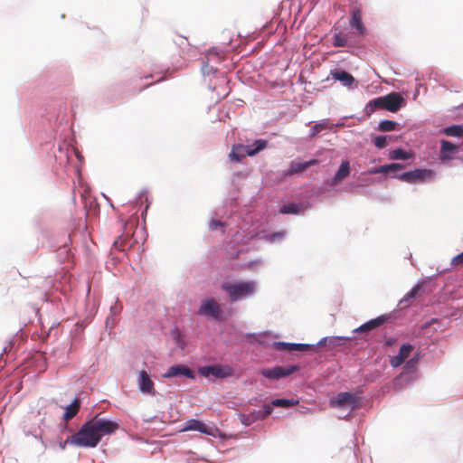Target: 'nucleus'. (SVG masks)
Listing matches in <instances>:
<instances>
[{
	"mask_svg": "<svg viewBox=\"0 0 463 463\" xmlns=\"http://www.w3.org/2000/svg\"><path fill=\"white\" fill-rule=\"evenodd\" d=\"M118 429L119 424L116 421L94 417L86 421L76 433L68 437L65 443L80 448H95L104 436Z\"/></svg>",
	"mask_w": 463,
	"mask_h": 463,
	"instance_id": "1",
	"label": "nucleus"
},
{
	"mask_svg": "<svg viewBox=\"0 0 463 463\" xmlns=\"http://www.w3.org/2000/svg\"><path fill=\"white\" fill-rule=\"evenodd\" d=\"M404 104V99L398 92H391L385 96L373 99L366 105V113L372 114L377 109H384L391 112H397Z\"/></svg>",
	"mask_w": 463,
	"mask_h": 463,
	"instance_id": "2",
	"label": "nucleus"
},
{
	"mask_svg": "<svg viewBox=\"0 0 463 463\" xmlns=\"http://www.w3.org/2000/svg\"><path fill=\"white\" fill-rule=\"evenodd\" d=\"M222 288L226 291L232 301H237L241 298L254 293L255 283L252 281H241L237 283H223Z\"/></svg>",
	"mask_w": 463,
	"mask_h": 463,
	"instance_id": "3",
	"label": "nucleus"
},
{
	"mask_svg": "<svg viewBox=\"0 0 463 463\" xmlns=\"http://www.w3.org/2000/svg\"><path fill=\"white\" fill-rule=\"evenodd\" d=\"M256 148H251V146L234 145L229 154V157L232 161L240 162L246 156H253L268 146V141L264 139H258L256 140Z\"/></svg>",
	"mask_w": 463,
	"mask_h": 463,
	"instance_id": "4",
	"label": "nucleus"
},
{
	"mask_svg": "<svg viewBox=\"0 0 463 463\" xmlns=\"http://www.w3.org/2000/svg\"><path fill=\"white\" fill-rule=\"evenodd\" d=\"M393 177H397L398 179L407 183H415L433 178L434 172L431 169H414L399 175H393Z\"/></svg>",
	"mask_w": 463,
	"mask_h": 463,
	"instance_id": "5",
	"label": "nucleus"
},
{
	"mask_svg": "<svg viewBox=\"0 0 463 463\" xmlns=\"http://www.w3.org/2000/svg\"><path fill=\"white\" fill-rule=\"evenodd\" d=\"M330 406L333 408H350L354 410L358 406V398L352 392H339L330 401Z\"/></svg>",
	"mask_w": 463,
	"mask_h": 463,
	"instance_id": "6",
	"label": "nucleus"
},
{
	"mask_svg": "<svg viewBox=\"0 0 463 463\" xmlns=\"http://www.w3.org/2000/svg\"><path fill=\"white\" fill-rule=\"evenodd\" d=\"M298 366L290 365L288 367L275 366L261 370V374L269 379L278 380L282 377L288 376L298 370Z\"/></svg>",
	"mask_w": 463,
	"mask_h": 463,
	"instance_id": "7",
	"label": "nucleus"
},
{
	"mask_svg": "<svg viewBox=\"0 0 463 463\" xmlns=\"http://www.w3.org/2000/svg\"><path fill=\"white\" fill-rule=\"evenodd\" d=\"M198 314L219 319L221 317L220 305L213 298H205L201 303Z\"/></svg>",
	"mask_w": 463,
	"mask_h": 463,
	"instance_id": "8",
	"label": "nucleus"
},
{
	"mask_svg": "<svg viewBox=\"0 0 463 463\" xmlns=\"http://www.w3.org/2000/svg\"><path fill=\"white\" fill-rule=\"evenodd\" d=\"M188 430H196L203 434L214 436V431L216 430V429L213 427H209L203 422H201L197 420L192 419L187 420L182 429V431Z\"/></svg>",
	"mask_w": 463,
	"mask_h": 463,
	"instance_id": "9",
	"label": "nucleus"
},
{
	"mask_svg": "<svg viewBox=\"0 0 463 463\" xmlns=\"http://www.w3.org/2000/svg\"><path fill=\"white\" fill-rule=\"evenodd\" d=\"M138 385L139 390L142 392L148 393L153 396L156 394L154 383L150 379L149 374L144 370L140 371L138 373Z\"/></svg>",
	"mask_w": 463,
	"mask_h": 463,
	"instance_id": "10",
	"label": "nucleus"
},
{
	"mask_svg": "<svg viewBox=\"0 0 463 463\" xmlns=\"http://www.w3.org/2000/svg\"><path fill=\"white\" fill-rule=\"evenodd\" d=\"M179 375H184L187 378L194 379V374L190 368L183 364L173 365L163 374L165 378H172Z\"/></svg>",
	"mask_w": 463,
	"mask_h": 463,
	"instance_id": "11",
	"label": "nucleus"
},
{
	"mask_svg": "<svg viewBox=\"0 0 463 463\" xmlns=\"http://www.w3.org/2000/svg\"><path fill=\"white\" fill-rule=\"evenodd\" d=\"M349 24L352 28L355 29L357 34L365 35L367 33V29L363 23L362 13L359 9L352 11Z\"/></svg>",
	"mask_w": 463,
	"mask_h": 463,
	"instance_id": "12",
	"label": "nucleus"
},
{
	"mask_svg": "<svg viewBox=\"0 0 463 463\" xmlns=\"http://www.w3.org/2000/svg\"><path fill=\"white\" fill-rule=\"evenodd\" d=\"M332 43L335 47H351L353 43L350 40V34L338 31L336 27L334 28V34L332 37Z\"/></svg>",
	"mask_w": 463,
	"mask_h": 463,
	"instance_id": "13",
	"label": "nucleus"
},
{
	"mask_svg": "<svg viewBox=\"0 0 463 463\" xmlns=\"http://www.w3.org/2000/svg\"><path fill=\"white\" fill-rule=\"evenodd\" d=\"M229 369L225 367L218 365H209L200 368L199 373L205 377L213 375L217 378H222L229 375V373L226 372Z\"/></svg>",
	"mask_w": 463,
	"mask_h": 463,
	"instance_id": "14",
	"label": "nucleus"
},
{
	"mask_svg": "<svg viewBox=\"0 0 463 463\" xmlns=\"http://www.w3.org/2000/svg\"><path fill=\"white\" fill-rule=\"evenodd\" d=\"M411 345H402L399 354L395 356L391 357L390 364L392 367H398L403 364V362L409 357L411 350Z\"/></svg>",
	"mask_w": 463,
	"mask_h": 463,
	"instance_id": "15",
	"label": "nucleus"
},
{
	"mask_svg": "<svg viewBox=\"0 0 463 463\" xmlns=\"http://www.w3.org/2000/svg\"><path fill=\"white\" fill-rule=\"evenodd\" d=\"M459 146L458 145H454L449 141L441 140L440 141V159L441 160H450L452 158V155L458 151Z\"/></svg>",
	"mask_w": 463,
	"mask_h": 463,
	"instance_id": "16",
	"label": "nucleus"
},
{
	"mask_svg": "<svg viewBox=\"0 0 463 463\" xmlns=\"http://www.w3.org/2000/svg\"><path fill=\"white\" fill-rule=\"evenodd\" d=\"M318 163V160L312 159L307 162L300 163L297 161H292L289 165V168L288 170V175H293L298 173H302L306 171L309 166L315 165Z\"/></svg>",
	"mask_w": 463,
	"mask_h": 463,
	"instance_id": "17",
	"label": "nucleus"
},
{
	"mask_svg": "<svg viewBox=\"0 0 463 463\" xmlns=\"http://www.w3.org/2000/svg\"><path fill=\"white\" fill-rule=\"evenodd\" d=\"M386 320H387L386 316H380L374 319H372V320L363 324L358 328H356L354 331L358 332V333H364V332L371 331V330L382 326Z\"/></svg>",
	"mask_w": 463,
	"mask_h": 463,
	"instance_id": "18",
	"label": "nucleus"
},
{
	"mask_svg": "<svg viewBox=\"0 0 463 463\" xmlns=\"http://www.w3.org/2000/svg\"><path fill=\"white\" fill-rule=\"evenodd\" d=\"M274 346L279 350L287 351H307L312 347V345L307 344H292L285 342H276L274 343Z\"/></svg>",
	"mask_w": 463,
	"mask_h": 463,
	"instance_id": "19",
	"label": "nucleus"
},
{
	"mask_svg": "<svg viewBox=\"0 0 463 463\" xmlns=\"http://www.w3.org/2000/svg\"><path fill=\"white\" fill-rule=\"evenodd\" d=\"M331 76L334 80H339L344 86L350 87L354 82V78L345 71H332Z\"/></svg>",
	"mask_w": 463,
	"mask_h": 463,
	"instance_id": "20",
	"label": "nucleus"
},
{
	"mask_svg": "<svg viewBox=\"0 0 463 463\" xmlns=\"http://www.w3.org/2000/svg\"><path fill=\"white\" fill-rule=\"evenodd\" d=\"M350 164L347 160L343 161L339 166L338 171L335 173L332 184H337L350 175Z\"/></svg>",
	"mask_w": 463,
	"mask_h": 463,
	"instance_id": "21",
	"label": "nucleus"
},
{
	"mask_svg": "<svg viewBox=\"0 0 463 463\" xmlns=\"http://www.w3.org/2000/svg\"><path fill=\"white\" fill-rule=\"evenodd\" d=\"M403 168V165L398 163H392L389 165H380L378 167H373L369 170V174H390L392 172H395L397 170H401Z\"/></svg>",
	"mask_w": 463,
	"mask_h": 463,
	"instance_id": "22",
	"label": "nucleus"
},
{
	"mask_svg": "<svg viewBox=\"0 0 463 463\" xmlns=\"http://www.w3.org/2000/svg\"><path fill=\"white\" fill-rule=\"evenodd\" d=\"M80 407V401L78 398H76L70 405H68L65 408V412L63 414V420L65 421H68V420H71L72 418H74L77 415V413L79 412Z\"/></svg>",
	"mask_w": 463,
	"mask_h": 463,
	"instance_id": "23",
	"label": "nucleus"
},
{
	"mask_svg": "<svg viewBox=\"0 0 463 463\" xmlns=\"http://www.w3.org/2000/svg\"><path fill=\"white\" fill-rule=\"evenodd\" d=\"M420 285L414 286L406 295L403 298L400 300V307L402 308L407 307L410 306L411 301L414 298H416L420 295Z\"/></svg>",
	"mask_w": 463,
	"mask_h": 463,
	"instance_id": "24",
	"label": "nucleus"
},
{
	"mask_svg": "<svg viewBox=\"0 0 463 463\" xmlns=\"http://www.w3.org/2000/svg\"><path fill=\"white\" fill-rule=\"evenodd\" d=\"M442 132L449 137H463V127L459 125H453L448 128H445Z\"/></svg>",
	"mask_w": 463,
	"mask_h": 463,
	"instance_id": "25",
	"label": "nucleus"
},
{
	"mask_svg": "<svg viewBox=\"0 0 463 463\" xmlns=\"http://www.w3.org/2000/svg\"><path fill=\"white\" fill-rule=\"evenodd\" d=\"M298 403V400L294 399H276L272 401V405L275 407L288 408L295 406Z\"/></svg>",
	"mask_w": 463,
	"mask_h": 463,
	"instance_id": "26",
	"label": "nucleus"
},
{
	"mask_svg": "<svg viewBox=\"0 0 463 463\" xmlns=\"http://www.w3.org/2000/svg\"><path fill=\"white\" fill-rule=\"evenodd\" d=\"M397 122L392 120H383L379 123L378 129L383 132L392 131L396 128Z\"/></svg>",
	"mask_w": 463,
	"mask_h": 463,
	"instance_id": "27",
	"label": "nucleus"
},
{
	"mask_svg": "<svg viewBox=\"0 0 463 463\" xmlns=\"http://www.w3.org/2000/svg\"><path fill=\"white\" fill-rule=\"evenodd\" d=\"M279 213L284 214H296L299 213V207L296 203H289L281 207Z\"/></svg>",
	"mask_w": 463,
	"mask_h": 463,
	"instance_id": "28",
	"label": "nucleus"
},
{
	"mask_svg": "<svg viewBox=\"0 0 463 463\" xmlns=\"http://www.w3.org/2000/svg\"><path fill=\"white\" fill-rule=\"evenodd\" d=\"M392 140L391 136H378L374 137L373 144L377 148H384L387 146V140Z\"/></svg>",
	"mask_w": 463,
	"mask_h": 463,
	"instance_id": "29",
	"label": "nucleus"
},
{
	"mask_svg": "<svg viewBox=\"0 0 463 463\" xmlns=\"http://www.w3.org/2000/svg\"><path fill=\"white\" fill-rule=\"evenodd\" d=\"M390 158L392 160H399V159L405 160V159L410 158V155L402 149H395L391 152Z\"/></svg>",
	"mask_w": 463,
	"mask_h": 463,
	"instance_id": "30",
	"label": "nucleus"
},
{
	"mask_svg": "<svg viewBox=\"0 0 463 463\" xmlns=\"http://www.w3.org/2000/svg\"><path fill=\"white\" fill-rule=\"evenodd\" d=\"M328 128V123L326 122H321L316 124L312 129H311V137L317 136L318 133H320L322 130Z\"/></svg>",
	"mask_w": 463,
	"mask_h": 463,
	"instance_id": "31",
	"label": "nucleus"
},
{
	"mask_svg": "<svg viewBox=\"0 0 463 463\" xmlns=\"http://www.w3.org/2000/svg\"><path fill=\"white\" fill-rule=\"evenodd\" d=\"M273 405L271 404H264L262 410L258 411L260 414L262 420L269 416L273 411Z\"/></svg>",
	"mask_w": 463,
	"mask_h": 463,
	"instance_id": "32",
	"label": "nucleus"
},
{
	"mask_svg": "<svg viewBox=\"0 0 463 463\" xmlns=\"http://www.w3.org/2000/svg\"><path fill=\"white\" fill-rule=\"evenodd\" d=\"M122 304L118 301V299L115 300L114 305L110 307V314L112 317L118 316L122 311Z\"/></svg>",
	"mask_w": 463,
	"mask_h": 463,
	"instance_id": "33",
	"label": "nucleus"
},
{
	"mask_svg": "<svg viewBox=\"0 0 463 463\" xmlns=\"http://www.w3.org/2000/svg\"><path fill=\"white\" fill-rule=\"evenodd\" d=\"M126 241H127V238L125 236H123V235L118 236L113 243L114 248L118 250H123L124 246L126 244Z\"/></svg>",
	"mask_w": 463,
	"mask_h": 463,
	"instance_id": "34",
	"label": "nucleus"
},
{
	"mask_svg": "<svg viewBox=\"0 0 463 463\" xmlns=\"http://www.w3.org/2000/svg\"><path fill=\"white\" fill-rule=\"evenodd\" d=\"M219 227H224V222L218 220H212L209 223V228L212 231H214Z\"/></svg>",
	"mask_w": 463,
	"mask_h": 463,
	"instance_id": "35",
	"label": "nucleus"
},
{
	"mask_svg": "<svg viewBox=\"0 0 463 463\" xmlns=\"http://www.w3.org/2000/svg\"><path fill=\"white\" fill-rule=\"evenodd\" d=\"M451 264L453 266H460L463 264V251L452 259Z\"/></svg>",
	"mask_w": 463,
	"mask_h": 463,
	"instance_id": "36",
	"label": "nucleus"
},
{
	"mask_svg": "<svg viewBox=\"0 0 463 463\" xmlns=\"http://www.w3.org/2000/svg\"><path fill=\"white\" fill-rule=\"evenodd\" d=\"M241 422L245 425H250L251 423H253L254 421L253 420H250V414H242L241 416Z\"/></svg>",
	"mask_w": 463,
	"mask_h": 463,
	"instance_id": "37",
	"label": "nucleus"
},
{
	"mask_svg": "<svg viewBox=\"0 0 463 463\" xmlns=\"http://www.w3.org/2000/svg\"><path fill=\"white\" fill-rule=\"evenodd\" d=\"M250 420H253V421H257L259 420H262L261 417H260V412L258 411L250 413Z\"/></svg>",
	"mask_w": 463,
	"mask_h": 463,
	"instance_id": "38",
	"label": "nucleus"
},
{
	"mask_svg": "<svg viewBox=\"0 0 463 463\" xmlns=\"http://www.w3.org/2000/svg\"><path fill=\"white\" fill-rule=\"evenodd\" d=\"M327 341H329V343H330V344H333V345H334V344H335V338H330V339H328V338H326V337L322 338V339L318 342V345H326V343H327Z\"/></svg>",
	"mask_w": 463,
	"mask_h": 463,
	"instance_id": "39",
	"label": "nucleus"
},
{
	"mask_svg": "<svg viewBox=\"0 0 463 463\" xmlns=\"http://www.w3.org/2000/svg\"><path fill=\"white\" fill-rule=\"evenodd\" d=\"M285 235L284 232L274 233L270 236V240L273 241L275 238H282Z\"/></svg>",
	"mask_w": 463,
	"mask_h": 463,
	"instance_id": "40",
	"label": "nucleus"
},
{
	"mask_svg": "<svg viewBox=\"0 0 463 463\" xmlns=\"http://www.w3.org/2000/svg\"><path fill=\"white\" fill-rule=\"evenodd\" d=\"M67 445H71V444L70 443H65V441H64V442L61 443L60 447H61V449H64Z\"/></svg>",
	"mask_w": 463,
	"mask_h": 463,
	"instance_id": "41",
	"label": "nucleus"
},
{
	"mask_svg": "<svg viewBox=\"0 0 463 463\" xmlns=\"http://www.w3.org/2000/svg\"><path fill=\"white\" fill-rule=\"evenodd\" d=\"M250 146H251V148H256L257 147L256 141Z\"/></svg>",
	"mask_w": 463,
	"mask_h": 463,
	"instance_id": "42",
	"label": "nucleus"
},
{
	"mask_svg": "<svg viewBox=\"0 0 463 463\" xmlns=\"http://www.w3.org/2000/svg\"><path fill=\"white\" fill-rule=\"evenodd\" d=\"M412 361H408L407 365H410Z\"/></svg>",
	"mask_w": 463,
	"mask_h": 463,
	"instance_id": "43",
	"label": "nucleus"
}]
</instances>
